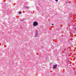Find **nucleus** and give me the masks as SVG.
I'll use <instances>...</instances> for the list:
<instances>
[{"label":"nucleus","instance_id":"nucleus-1","mask_svg":"<svg viewBox=\"0 0 76 76\" xmlns=\"http://www.w3.org/2000/svg\"><path fill=\"white\" fill-rule=\"evenodd\" d=\"M33 25L34 26H37V25H38V23L37 22L34 21L33 23Z\"/></svg>","mask_w":76,"mask_h":76},{"label":"nucleus","instance_id":"nucleus-6","mask_svg":"<svg viewBox=\"0 0 76 76\" xmlns=\"http://www.w3.org/2000/svg\"><path fill=\"white\" fill-rule=\"evenodd\" d=\"M55 1H56V2H57L58 1V0H55Z\"/></svg>","mask_w":76,"mask_h":76},{"label":"nucleus","instance_id":"nucleus-2","mask_svg":"<svg viewBox=\"0 0 76 76\" xmlns=\"http://www.w3.org/2000/svg\"><path fill=\"white\" fill-rule=\"evenodd\" d=\"M53 65V69H56V67H57V64H56L54 63Z\"/></svg>","mask_w":76,"mask_h":76},{"label":"nucleus","instance_id":"nucleus-4","mask_svg":"<svg viewBox=\"0 0 76 76\" xmlns=\"http://www.w3.org/2000/svg\"><path fill=\"white\" fill-rule=\"evenodd\" d=\"M27 9H29V7L27 6V7H25Z\"/></svg>","mask_w":76,"mask_h":76},{"label":"nucleus","instance_id":"nucleus-9","mask_svg":"<svg viewBox=\"0 0 76 76\" xmlns=\"http://www.w3.org/2000/svg\"><path fill=\"white\" fill-rule=\"evenodd\" d=\"M75 29H76V28H75Z\"/></svg>","mask_w":76,"mask_h":76},{"label":"nucleus","instance_id":"nucleus-3","mask_svg":"<svg viewBox=\"0 0 76 76\" xmlns=\"http://www.w3.org/2000/svg\"><path fill=\"white\" fill-rule=\"evenodd\" d=\"M38 31L36 30V34L35 35V37H37V36H38Z\"/></svg>","mask_w":76,"mask_h":76},{"label":"nucleus","instance_id":"nucleus-5","mask_svg":"<svg viewBox=\"0 0 76 76\" xmlns=\"http://www.w3.org/2000/svg\"><path fill=\"white\" fill-rule=\"evenodd\" d=\"M19 14H21L22 13V12L20 11L19 12Z\"/></svg>","mask_w":76,"mask_h":76},{"label":"nucleus","instance_id":"nucleus-8","mask_svg":"<svg viewBox=\"0 0 76 76\" xmlns=\"http://www.w3.org/2000/svg\"><path fill=\"white\" fill-rule=\"evenodd\" d=\"M66 3H67V2H66Z\"/></svg>","mask_w":76,"mask_h":76},{"label":"nucleus","instance_id":"nucleus-7","mask_svg":"<svg viewBox=\"0 0 76 76\" xmlns=\"http://www.w3.org/2000/svg\"><path fill=\"white\" fill-rule=\"evenodd\" d=\"M52 25H53V26L54 25V24H52Z\"/></svg>","mask_w":76,"mask_h":76}]
</instances>
